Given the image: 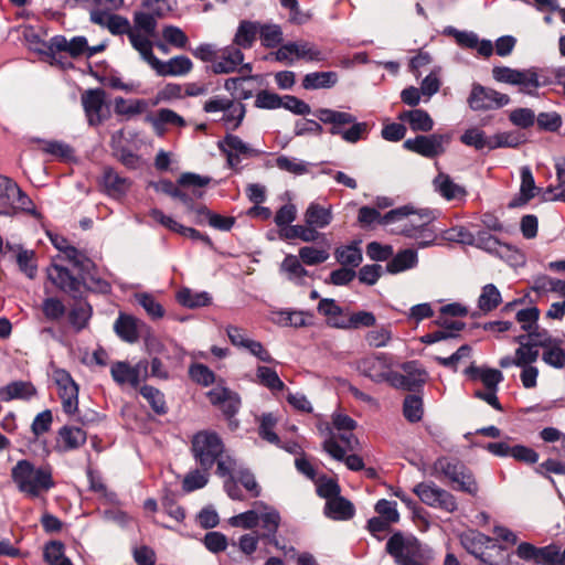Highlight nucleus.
Segmentation results:
<instances>
[{
    "label": "nucleus",
    "instance_id": "f257e3e1",
    "mask_svg": "<svg viewBox=\"0 0 565 565\" xmlns=\"http://www.w3.org/2000/svg\"><path fill=\"white\" fill-rule=\"evenodd\" d=\"M433 218L427 210L402 206L383 215L381 224L390 225L393 234L415 239L418 248H426L434 245L437 238L435 231L429 227Z\"/></svg>",
    "mask_w": 565,
    "mask_h": 565
},
{
    "label": "nucleus",
    "instance_id": "f03ea898",
    "mask_svg": "<svg viewBox=\"0 0 565 565\" xmlns=\"http://www.w3.org/2000/svg\"><path fill=\"white\" fill-rule=\"evenodd\" d=\"M402 367L408 374L416 371L417 375L409 380L407 376L394 372L391 359L383 353L365 356L356 362L358 371L375 383L387 382L394 387H408L412 383L424 381L425 374L417 369L415 362L404 363Z\"/></svg>",
    "mask_w": 565,
    "mask_h": 565
},
{
    "label": "nucleus",
    "instance_id": "7ed1b4c3",
    "mask_svg": "<svg viewBox=\"0 0 565 565\" xmlns=\"http://www.w3.org/2000/svg\"><path fill=\"white\" fill-rule=\"evenodd\" d=\"M73 267L77 270L76 275L67 267L52 262V264L46 268L47 279L58 290L70 296L73 300H83V285H86L88 276L97 273V266L83 253Z\"/></svg>",
    "mask_w": 565,
    "mask_h": 565
},
{
    "label": "nucleus",
    "instance_id": "20e7f679",
    "mask_svg": "<svg viewBox=\"0 0 565 565\" xmlns=\"http://www.w3.org/2000/svg\"><path fill=\"white\" fill-rule=\"evenodd\" d=\"M191 450L195 461L204 472H209L216 463V473L220 477H225L230 473V465H235V461L230 457L226 460L223 459L224 444L214 431L196 433L192 439Z\"/></svg>",
    "mask_w": 565,
    "mask_h": 565
},
{
    "label": "nucleus",
    "instance_id": "39448f33",
    "mask_svg": "<svg viewBox=\"0 0 565 565\" xmlns=\"http://www.w3.org/2000/svg\"><path fill=\"white\" fill-rule=\"evenodd\" d=\"M12 481L19 491L31 497H39L41 491H49L55 487L52 467L50 465L35 468L28 459L19 460L11 469Z\"/></svg>",
    "mask_w": 565,
    "mask_h": 565
},
{
    "label": "nucleus",
    "instance_id": "423d86ee",
    "mask_svg": "<svg viewBox=\"0 0 565 565\" xmlns=\"http://www.w3.org/2000/svg\"><path fill=\"white\" fill-rule=\"evenodd\" d=\"M492 77L498 83L518 86L519 92L530 96H537L539 89L545 85L536 67L512 68L509 66H494Z\"/></svg>",
    "mask_w": 565,
    "mask_h": 565
},
{
    "label": "nucleus",
    "instance_id": "0eeeda50",
    "mask_svg": "<svg viewBox=\"0 0 565 565\" xmlns=\"http://www.w3.org/2000/svg\"><path fill=\"white\" fill-rule=\"evenodd\" d=\"M431 475L447 478L456 490L476 495L479 487L472 472L460 461L449 458L437 459L431 467Z\"/></svg>",
    "mask_w": 565,
    "mask_h": 565
},
{
    "label": "nucleus",
    "instance_id": "6e6552de",
    "mask_svg": "<svg viewBox=\"0 0 565 565\" xmlns=\"http://www.w3.org/2000/svg\"><path fill=\"white\" fill-rule=\"evenodd\" d=\"M237 46H227L223 50L220 60H214L206 71L214 74H227L234 72L238 64L244 61V54L241 47H247V20H241L237 32L234 38Z\"/></svg>",
    "mask_w": 565,
    "mask_h": 565
},
{
    "label": "nucleus",
    "instance_id": "1a4fd4ad",
    "mask_svg": "<svg viewBox=\"0 0 565 565\" xmlns=\"http://www.w3.org/2000/svg\"><path fill=\"white\" fill-rule=\"evenodd\" d=\"M386 551L398 565H424L422 548L417 539L395 533L386 543Z\"/></svg>",
    "mask_w": 565,
    "mask_h": 565
},
{
    "label": "nucleus",
    "instance_id": "9d476101",
    "mask_svg": "<svg viewBox=\"0 0 565 565\" xmlns=\"http://www.w3.org/2000/svg\"><path fill=\"white\" fill-rule=\"evenodd\" d=\"M274 54L277 61L287 64H292L297 60H305L307 62H322L326 60L324 53L316 44L302 40L288 42L281 45Z\"/></svg>",
    "mask_w": 565,
    "mask_h": 565
},
{
    "label": "nucleus",
    "instance_id": "9b49d317",
    "mask_svg": "<svg viewBox=\"0 0 565 565\" xmlns=\"http://www.w3.org/2000/svg\"><path fill=\"white\" fill-rule=\"evenodd\" d=\"M249 531L257 537L268 539L275 534L278 524L279 515L273 508L265 505L262 502H255L249 509Z\"/></svg>",
    "mask_w": 565,
    "mask_h": 565
},
{
    "label": "nucleus",
    "instance_id": "f8f14e48",
    "mask_svg": "<svg viewBox=\"0 0 565 565\" xmlns=\"http://www.w3.org/2000/svg\"><path fill=\"white\" fill-rule=\"evenodd\" d=\"M414 493L419 500L433 508L454 512L457 510L456 498L447 490L439 488L434 482H420L414 487Z\"/></svg>",
    "mask_w": 565,
    "mask_h": 565
},
{
    "label": "nucleus",
    "instance_id": "ddd939ff",
    "mask_svg": "<svg viewBox=\"0 0 565 565\" xmlns=\"http://www.w3.org/2000/svg\"><path fill=\"white\" fill-rule=\"evenodd\" d=\"M467 102L472 110H491L507 106L511 99L507 94L475 83Z\"/></svg>",
    "mask_w": 565,
    "mask_h": 565
},
{
    "label": "nucleus",
    "instance_id": "4468645a",
    "mask_svg": "<svg viewBox=\"0 0 565 565\" xmlns=\"http://www.w3.org/2000/svg\"><path fill=\"white\" fill-rule=\"evenodd\" d=\"M450 138L446 135L417 136L404 141V148L426 158H435L445 151Z\"/></svg>",
    "mask_w": 565,
    "mask_h": 565
},
{
    "label": "nucleus",
    "instance_id": "2eb2a0df",
    "mask_svg": "<svg viewBox=\"0 0 565 565\" xmlns=\"http://www.w3.org/2000/svg\"><path fill=\"white\" fill-rule=\"evenodd\" d=\"M319 430L321 434H323L324 430L328 433L323 441V449L337 460H343L347 450H354L358 446V439L352 431L341 430L339 435L335 436L328 425L324 429L320 425Z\"/></svg>",
    "mask_w": 565,
    "mask_h": 565
},
{
    "label": "nucleus",
    "instance_id": "dca6fc26",
    "mask_svg": "<svg viewBox=\"0 0 565 565\" xmlns=\"http://www.w3.org/2000/svg\"><path fill=\"white\" fill-rule=\"evenodd\" d=\"M106 93L103 88H90L82 95V104L89 126H98L106 118L104 107Z\"/></svg>",
    "mask_w": 565,
    "mask_h": 565
},
{
    "label": "nucleus",
    "instance_id": "f3484780",
    "mask_svg": "<svg viewBox=\"0 0 565 565\" xmlns=\"http://www.w3.org/2000/svg\"><path fill=\"white\" fill-rule=\"evenodd\" d=\"M515 342L519 343L514 355H505L500 359L499 365L502 369H508L510 366H526L533 365L539 359V350L526 341V337L521 334L515 338Z\"/></svg>",
    "mask_w": 565,
    "mask_h": 565
},
{
    "label": "nucleus",
    "instance_id": "a211bd4d",
    "mask_svg": "<svg viewBox=\"0 0 565 565\" xmlns=\"http://www.w3.org/2000/svg\"><path fill=\"white\" fill-rule=\"evenodd\" d=\"M207 397L213 405L222 411L232 425V418L237 414L241 405L238 394L227 387L216 386L207 392Z\"/></svg>",
    "mask_w": 565,
    "mask_h": 565
},
{
    "label": "nucleus",
    "instance_id": "6ab92c4d",
    "mask_svg": "<svg viewBox=\"0 0 565 565\" xmlns=\"http://www.w3.org/2000/svg\"><path fill=\"white\" fill-rule=\"evenodd\" d=\"M475 245L507 262L516 260L519 255L518 250L512 246L501 243L497 237L486 231L477 233Z\"/></svg>",
    "mask_w": 565,
    "mask_h": 565
},
{
    "label": "nucleus",
    "instance_id": "aec40b11",
    "mask_svg": "<svg viewBox=\"0 0 565 565\" xmlns=\"http://www.w3.org/2000/svg\"><path fill=\"white\" fill-rule=\"evenodd\" d=\"M333 220L331 205L323 206L317 202H311L303 213V222L308 228L311 230L316 239H319L321 234L319 230L328 227Z\"/></svg>",
    "mask_w": 565,
    "mask_h": 565
},
{
    "label": "nucleus",
    "instance_id": "412c9836",
    "mask_svg": "<svg viewBox=\"0 0 565 565\" xmlns=\"http://www.w3.org/2000/svg\"><path fill=\"white\" fill-rule=\"evenodd\" d=\"M193 63L185 55H177L164 62L159 60V64L154 68L157 75L167 76H184L191 72Z\"/></svg>",
    "mask_w": 565,
    "mask_h": 565
},
{
    "label": "nucleus",
    "instance_id": "4be33fe9",
    "mask_svg": "<svg viewBox=\"0 0 565 565\" xmlns=\"http://www.w3.org/2000/svg\"><path fill=\"white\" fill-rule=\"evenodd\" d=\"M76 301L77 303L74 305L68 311L67 320L72 329L76 333H79L88 327L94 311L93 306L87 301L86 298Z\"/></svg>",
    "mask_w": 565,
    "mask_h": 565
},
{
    "label": "nucleus",
    "instance_id": "5701e85b",
    "mask_svg": "<svg viewBox=\"0 0 565 565\" xmlns=\"http://www.w3.org/2000/svg\"><path fill=\"white\" fill-rule=\"evenodd\" d=\"M25 141L28 143H39L41 146L42 152L62 160H70L74 153L73 148L68 143L61 140H47L44 138L30 136L25 137Z\"/></svg>",
    "mask_w": 565,
    "mask_h": 565
},
{
    "label": "nucleus",
    "instance_id": "b1692460",
    "mask_svg": "<svg viewBox=\"0 0 565 565\" xmlns=\"http://www.w3.org/2000/svg\"><path fill=\"white\" fill-rule=\"evenodd\" d=\"M535 343L540 344V347L544 349L542 360L546 364L555 369H562L565 366V351L561 345V341L551 337H545L543 340L536 341Z\"/></svg>",
    "mask_w": 565,
    "mask_h": 565
},
{
    "label": "nucleus",
    "instance_id": "393cba45",
    "mask_svg": "<svg viewBox=\"0 0 565 565\" xmlns=\"http://www.w3.org/2000/svg\"><path fill=\"white\" fill-rule=\"evenodd\" d=\"M315 116L323 124L331 125L330 132L338 135L343 126L354 122V116L350 113L338 111L329 108H319L315 111Z\"/></svg>",
    "mask_w": 565,
    "mask_h": 565
},
{
    "label": "nucleus",
    "instance_id": "a878e982",
    "mask_svg": "<svg viewBox=\"0 0 565 565\" xmlns=\"http://www.w3.org/2000/svg\"><path fill=\"white\" fill-rule=\"evenodd\" d=\"M139 320L131 315L119 312L114 323V331L122 341L136 343L139 340Z\"/></svg>",
    "mask_w": 565,
    "mask_h": 565
},
{
    "label": "nucleus",
    "instance_id": "bb28decb",
    "mask_svg": "<svg viewBox=\"0 0 565 565\" xmlns=\"http://www.w3.org/2000/svg\"><path fill=\"white\" fill-rule=\"evenodd\" d=\"M220 150L226 154L227 163L231 168H236L239 162V156L247 154V143L234 135H227L218 141Z\"/></svg>",
    "mask_w": 565,
    "mask_h": 565
},
{
    "label": "nucleus",
    "instance_id": "cd10ccee",
    "mask_svg": "<svg viewBox=\"0 0 565 565\" xmlns=\"http://www.w3.org/2000/svg\"><path fill=\"white\" fill-rule=\"evenodd\" d=\"M0 190L10 191V195H17L19 207L24 213L34 217H40L41 214L36 211L33 201L30 196L10 178L0 174Z\"/></svg>",
    "mask_w": 565,
    "mask_h": 565
},
{
    "label": "nucleus",
    "instance_id": "c85d7f7f",
    "mask_svg": "<svg viewBox=\"0 0 565 565\" xmlns=\"http://www.w3.org/2000/svg\"><path fill=\"white\" fill-rule=\"evenodd\" d=\"M87 440V434L81 427L64 425L57 431V441H62V451L78 449Z\"/></svg>",
    "mask_w": 565,
    "mask_h": 565
},
{
    "label": "nucleus",
    "instance_id": "c756f323",
    "mask_svg": "<svg viewBox=\"0 0 565 565\" xmlns=\"http://www.w3.org/2000/svg\"><path fill=\"white\" fill-rule=\"evenodd\" d=\"M235 465H230V473H227L224 478V489L227 495L233 500H242L244 498L243 489L247 490V471L239 470L238 472L234 471Z\"/></svg>",
    "mask_w": 565,
    "mask_h": 565
},
{
    "label": "nucleus",
    "instance_id": "7c9ffc66",
    "mask_svg": "<svg viewBox=\"0 0 565 565\" xmlns=\"http://www.w3.org/2000/svg\"><path fill=\"white\" fill-rule=\"evenodd\" d=\"M302 264L297 256L287 255L280 265V270L289 281L296 285H303L309 277V271Z\"/></svg>",
    "mask_w": 565,
    "mask_h": 565
},
{
    "label": "nucleus",
    "instance_id": "2f4dec72",
    "mask_svg": "<svg viewBox=\"0 0 565 565\" xmlns=\"http://www.w3.org/2000/svg\"><path fill=\"white\" fill-rule=\"evenodd\" d=\"M110 373L118 384L129 383L134 388L140 384L139 365L130 366L128 362L118 361L111 365Z\"/></svg>",
    "mask_w": 565,
    "mask_h": 565
},
{
    "label": "nucleus",
    "instance_id": "473e14b6",
    "mask_svg": "<svg viewBox=\"0 0 565 565\" xmlns=\"http://www.w3.org/2000/svg\"><path fill=\"white\" fill-rule=\"evenodd\" d=\"M434 189L444 199L457 200L466 196V190L461 185L455 183L448 174L440 172L433 181Z\"/></svg>",
    "mask_w": 565,
    "mask_h": 565
},
{
    "label": "nucleus",
    "instance_id": "72a5a7b5",
    "mask_svg": "<svg viewBox=\"0 0 565 565\" xmlns=\"http://www.w3.org/2000/svg\"><path fill=\"white\" fill-rule=\"evenodd\" d=\"M36 394V388L31 382L13 381L0 388V396L3 401L30 399Z\"/></svg>",
    "mask_w": 565,
    "mask_h": 565
},
{
    "label": "nucleus",
    "instance_id": "f704fd0d",
    "mask_svg": "<svg viewBox=\"0 0 565 565\" xmlns=\"http://www.w3.org/2000/svg\"><path fill=\"white\" fill-rule=\"evenodd\" d=\"M318 312L326 317L327 323L333 328L342 329L347 312L333 299L323 298L318 303Z\"/></svg>",
    "mask_w": 565,
    "mask_h": 565
},
{
    "label": "nucleus",
    "instance_id": "c9c22d12",
    "mask_svg": "<svg viewBox=\"0 0 565 565\" xmlns=\"http://www.w3.org/2000/svg\"><path fill=\"white\" fill-rule=\"evenodd\" d=\"M256 34L267 47H274L282 41V31L276 24L249 23V36Z\"/></svg>",
    "mask_w": 565,
    "mask_h": 565
},
{
    "label": "nucleus",
    "instance_id": "e433bc0d",
    "mask_svg": "<svg viewBox=\"0 0 565 565\" xmlns=\"http://www.w3.org/2000/svg\"><path fill=\"white\" fill-rule=\"evenodd\" d=\"M256 423L258 424L257 433L258 436L277 447H280V438L274 431V428L277 425L278 418L274 413H264L260 416L255 417Z\"/></svg>",
    "mask_w": 565,
    "mask_h": 565
},
{
    "label": "nucleus",
    "instance_id": "4c0bfd02",
    "mask_svg": "<svg viewBox=\"0 0 565 565\" xmlns=\"http://www.w3.org/2000/svg\"><path fill=\"white\" fill-rule=\"evenodd\" d=\"M398 119L409 124L412 130L428 132L434 127V120L426 110L413 109L399 114Z\"/></svg>",
    "mask_w": 565,
    "mask_h": 565
},
{
    "label": "nucleus",
    "instance_id": "58836bf2",
    "mask_svg": "<svg viewBox=\"0 0 565 565\" xmlns=\"http://www.w3.org/2000/svg\"><path fill=\"white\" fill-rule=\"evenodd\" d=\"M324 513L333 520H349L354 515L353 504L339 495L326 502Z\"/></svg>",
    "mask_w": 565,
    "mask_h": 565
},
{
    "label": "nucleus",
    "instance_id": "ea45409f",
    "mask_svg": "<svg viewBox=\"0 0 565 565\" xmlns=\"http://www.w3.org/2000/svg\"><path fill=\"white\" fill-rule=\"evenodd\" d=\"M466 373L472 380H480L487 390H498L499 383L503 381V374L497 369L469 366Z\"/></svg>",
    "mask_w": 565,
    "mask_h": 565
},
{
    "label": "nucleus",
    "instance_id": "a19ab883",
    "mask_svg": "<svg viewBox=\"0 0 565 565\" xmlns=\"http://www.w3.org/2000/svg\"><path fill=\"white\" fill-rule=\"evenodd\" d=\"M418 263L417 253L413 249L398 252L387 264L386 270L390 274H398L414 268Z\"/></svg>",
    "mask_w": 565,
    "mask_h": 565
},
{
    "label": "nucleus",
    "instance_id": "79ce46f5",
    "mask_svg": "<svg viewBox=\"0 0 565 565\" xmlns=\"http://www.w3.org/2000/svg\"><path fill=\"white\" fill-rule=\"evenodd\" d=\"M334 257L339 264L349 268H356L363 260L362 250L358 243L340 246L334 250Z\"/></svg>",
    "mask_w": 565,
    "mask_h": 565
},
{
    "label": "nucleus",
    "instance_id": "37998d69",
    "mask_svg": "<svg viewBox=\"0 0 565 565\" xmlns=\"http://www.w3.org/2000/svg\"><path fill=\"white\" fill-rule=\"evenodd\" d=\"M311 317L305 311L280 310L274 313L273 321L281 327L300 328L308 326Z\"/></svg>",
    "mask_w": 565,
    "mask_h": 565
},
{
    "label": "nucleus",
    "instance_id": "c03bdc74",
    "mask_svg": "<svg viewBox=\"0 0 565 565\" xmlns=\"http://www.w3.org/2000/svg\"><path fill=\"white\" fill-rule=\"evenodd\" d=\"M53 379L58 387L60 398H75L78 397V385L73 380L70 372L64 369H56L53 372Z\"/></svg>",
    "mask_w": 565,
    "mask_h": 565
},
{
    "label": "nucleus",
    "instance_id": "a18cd8bd",
    "mask_svg": "<svg viewBox=\"0 0 565 565\" xmlns=\"http://www.w3.org/2000/svg\"><path fill=\"white\" fill-rule=\"evenodd\" d=\"M178 302L186 308L194 309L211 303L212 297L207 291H192L190 288H182L177 294Z\"/></svg>",
    "mask_w": 565,
    "mask_h": 565
},
{
    "label": "nucleus",
    "instance_id": "49530a36",
    "mask_svg": "<svg viewBox=\"0 0 565 565\" xmlns=\"http://www.w3.org/2000/svg\"><path fill=\"white\" fill-rule=\"evenodd\" d=\"M255 382L270 391H282L285 387L284 382L279 379L275 369L269 366V364L256 366Z\"/></svg>",
    "mask_w": 565,
    "mask_h": 565
},
{
    "label": "nucleus",
    "instance_id": "de8ad7c7",
    "mask_svg": "<svg viewBox=\"0 0 565 565\" xmlns=\"http://www.w3.org/2000/svg\"><path fill=\"white\" fill-rule=\"evenodd\" d=\"M338 82L335 72H313L307 74L302 79L305 89H320L333 87Z\"/></svg>",
    "mask_w": 565,
    "mask_h": 565
},
{
    "label": "nucleus",
    "instance_id": "09e8293b",
    "mask_svg": "<svg viewBox=\"0 0 565 565\" xmlns=\"http://www.w3.org/2000/svg\"><path fill=\"white\" fill-rule=\"evenodd\" d=\"M462 546L472 555L479 556L491 542V539L478 531H467L461 534Z\"/></svg>",
    "mask_w": 565,
    "mask_h": 565
},
{
    "label": "nucleus",
    "instance_id": "8fccbe9b",
    "mask_svg": "<svg viewBox=\"0 0 565 565\" xmlns=\"http://www.w3.org/2000/svg\"><path fill=\"white\" fill-rule=\"evenodd\" d=\"M537 193V188L534 182V178L532 171L529 167L521 168V186H520V195L512 206H519L525 204L531 199H533Z\"/></svg>",
    "mask_w": 565,
    "mask_h": 565
},
{
    "label": "nucleus",
    "instance_id": "3c124183",
    "mask_svg": "<svg viewBox=\"0 0 565 565\" xmlns=\"http://www.w3.org/2000/svg\"><path fill=\"white\" fill-rule=\"evenodd\" d=\"M129 41L135 50H137L145 62H147L151 68H156L157 64H159V60L153 51L152 43L145 36H141L138 33H130Z\"/></svg>",
    "mask_w": 565,
    "mask_h": 565
},
{
    "label": "nucleus",
    "instance_id": "603ef678",
    "mask_svg": "<svg viewBox=\"0 0 565 565\" xmlns=\"http://www.w3.org/2000/svg\"><path fill=\"white\" fill-rule=\"evenodd\" d=\"M297 257L307 266L320 265L329 259V247L302 246Z\"/></svg>",
    "mask_w": 565,
    "mask_h": 565
},
{
    "label": "nucleus",
    "instance_id": "864d4df0",
    "mask_svg": "<svg viewBox=\"0 0 565 565\" xmlns=\"http://www.w3.org/2000/svg\"><path fill=\"white\" fill-rule=\"evenodd\" d=\"M211 181V177L201 175L194 172H184L178 179V184L181 186H192L193 199H202L204 196V191L201 189L210 184Z\"/></svg>",
    "mask_w": 565,
    "mask_h": 565
},
{
    "label": "nucleus",
    "instance_id": "5fc2aeb1",
    "mask_svg": "<svg viewBox=\"0 0 565 565\" xmlns=\"http://www.w3.org/2000/svg\"><path fill=\"white\" fill-rule=\"evenodd\" d=\"M376 318L370 311H355L350 312L347 311L344 323H342V329H360V328H370L375 326Z\"/></svg>",
    "mask_w": 565,
    "mask_h": 565
},
{
    "label": "nucleus",
    "instance_id": "6e6d98bb",
    "mask_svg": "<svg viewBox=\"0 0 565 565\" xmlns=\"http://www.w3.org/2000/svg\"><path fill=\"white\" fill-rule=\"evenodd\" d=\"M103 183L107 191L114 194H125L129 188L128 179L119 175L113 168L104 170Z\"/></svg>",
    "mask_w": 565,
    "mask_h": 565
},
{
    "label": "nucleus",
    "instance_id": "4d7b16f0",
    "mask_svg": "<svg viewBox=\"0 0 565 565\" xmlns=\"http://www.w3.org/2000/svg\"><path fill=\"white\" fill-rule=\"evenodd\" d=\"M140 394L142 395V397L145 399H147V402L151 406L152 411L157 415L167 414L168 408H167L164 395L162 392H160L158 388H156L151 385L145 384L143 386L140 387Z\"/></svg>",
    "mask_w": 565,
    "mask_h": 565
},
{
    "label": "nucleus",
    "instance_id": "13d9d810",
    "mask_svg": "<svg viewBox=\"0 0 565 565\" xmlns=\"http://www.w3.org/2000/svg\"><path fill=\"white\" fill-rule=\"evenodd\" d=\"M501 294L493 284L486 285L478 299V307L483 312L495 309L501 302Z\"/></svg>",
    "mask_w": 565,
    "mask_h": 565
},
{
    "label": "nucleus",
    "instance_id": "bf43d9fd",
    "mask_svg": "<svg viewBox=\"0 0 565 565\" xmlns=\"http://www.w3.org/2000/svg\"><path fill=\"white\" fill-rule=\"evenodd\" d=\"M393 338L391 326L382 324L379 326L369 332H366L364 339L369 347L371 348H384L386 347Z\"/></svg>",
    "mask_w": 565,
    "mask_h": 565
},
{
    "label": "nucleus",
    "instance_id": "052dcab7",
    "mask_svg": "<svg viewBox=\"0 0 565 565\" xmlns=\"http://www.w3.org/2000/svg\"><path fill=\"white\" fill-rule=\"evenodd\" d=\"M137 302L152 319H160L164 316V309L156 297L149 292H139L135 295Z\"/></svg>",
    "mask_w": 565,
    "mask_h": 565
},
{
    "label": "nucleus",
    "instance_id": "680f3d73",
    "mask_svg": "<svg viewBox=\"0 0 565 565\" xmlns=\"http://www.w3.org/2000/svg\"><path fill=\"white\" fill-rule=\"evenodd\" d=\"M280 237L285 239H295L299 238L305 243H311L317 241L315 235L310 228H308L307 224H296V225H286L280 228Z\"/></svg>",
    "mask_w": 565,
    "mask_h": 565
},
{
    "label": "nucleus",
    "instance_id": "e2e57ef3",
    "mask_svg": "<svg viewBox=\"0 0 565 565\" xmlns=\"http://www.w3.org/2000/svg\"><path fill=\"white\" fill-rule=\"evenodd\" d=\"M189 376L193 382L204 387H207L215 382L214 372L202 363L191 364L189 367Z\"/></svg>",
    "mask_w": 565,
    "mask_h": 565
},
{
    "label": "nucleus",
    "instance_id": "0e129e2a",
    "mask_svg": "<svg viewBox=\"0 0 565 565\" xmlns=\"http://www.w3.org/2000/svg\"><path fill=\"white\" fill-rule=\"evenodd\" d=\"M147 107L145 99L131 100L129 104L124 97H116L114 100V110L117 115L134 116L141 114Z\"/></svg>",
    "mask_w": 565,
    "mask_h": 565
},
{
    "label": "nucleus",
    "instance_id": "69168bd1",
    "mask_svg": "<svg viewBox=\"0 0 565 565\" xmlns=\"http://www.w3.org/2000/svg\"><path fill=\"white\" fill-rule=\"evenodd\" d=\"M228 565H241L247 561V533L238 537V542L232 541L227 552Z\"/></svg>",
    "mask_w": 565,
    "mask_h": 565
},
{
    "label": "nucleus",
    "instance_id": "338daca9",
    "mask_svg": "<svg viewBox=\"0 0 565 565\" xmlns=\"http://www.w3.org/2000/svg\"><path fill=\"white\" fill-rule=\"evenodd\" d=\"M223 114L225 125L236 128L245 116V105L230 99Z\"/></svg>",
    "mask_w": 565,
    "mask_h": 565
},
{
    "label": "nucleus",
    "instance_id": "774afa93",
    "mask_svg": "<svg viewBox=\"0 0 565 565\" xmlns=\"http://www.w3.org/2000/svg\"><path fill=\"white\" fill-rule=\"evenodd\" d=\"M203 544L209 552L218 554L225 551L231 543L222 532L211 531L204 535Z\"/></svg>",
    "mask_w": 565,
    "mask_h": 565
}]
</instances>
